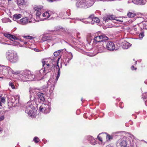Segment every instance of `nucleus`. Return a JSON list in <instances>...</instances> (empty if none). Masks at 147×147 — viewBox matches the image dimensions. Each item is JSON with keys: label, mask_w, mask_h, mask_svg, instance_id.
<instances>
[{"label": "nucleus", "mask_w": 147, "mask_h": 147, "mask_svg": "<svg viewBox=\"0 0 147 147\" xmlns=\"http://www.w3.org/2000/svg\"><path fill=\"white\" fill-rule=\"evenodd\" d=\"M60 58H58L56 61H55V58L53 59H43L42 60L43 68H44V72L45 74L50 72L54 69H56V71H57V74L55 80L53 82L52 80L50 79L48 82L47 84L48 86L52 84L49 90L50 93L52 92L55 87V85L56 84L60 74V68L58 65Z\"/></svg>", "instance_id": "obj_1"}, {"label": "nucleus", "mask_w": 147, "mask_h": 147, "mask_svg": "<svg viewBox=\"0 0 147 147\" xmlns=\"http://www.w3.org/2000/svg\"><path fill=\"white\" fill-rule=\"evenodd\" d=\"M36 104L34 101L32 100L28 102L26 104L25 112L28 115L32 117H35L36 114L37 110L35 108Z\"/></svg>", "instance_id": "obj_2"}, {"label": "nucleus", "mask_w": 147, "mask_h": 147, "mask_svg": "<svg viewBox=\"0 0 147 147\" xmlns=\"http://www.w3.org/2000/svg\"><path fill=\"white\" fill-rule=\"evenodd\" d=\"M5 55L7 59L11 63H15L18 60L17 53L13 50H8L6 53Z\"/></svg>", "instance_id": "obj_3"}, {"label": "nucleus", "mask_w": 147, "mask_h": 147, "mask_svg": "<svg viewBox=\"0 0 147 147\" xmlns=\"http://www.w3.org/2000/svg\"><path fill=\"white\" fill-rule=\"evenodd\" d=\"M33 74L29 70H24L19 76V80L23 82H27L29 80H32L34 78Z\"/></svg>", "instance_id": "obj_4"}, {"label": "nucleus", "mask_w": 147, "mask_h": 147, "mask_svg": "<svg viewBox=\"0 0 147 147\" xmlns=\"http://www.w3.org/2000/svg\"><path fill=\"white\" fill-rule=\"evenodd\" d=\"M108 38L104 34L100 36H98L95 37L93 39V42L96 44L99 43L100 44H106V42L105 41L108 40Z\"/></svg>", "instance_id": "obj_5"}, {"label": "nucleus", "mask_w": 147, "mask_h": 147, "mask_svg": "<svg viewBox=\"0 0 147 147\" xmlns=\"http://www.w3.org/2000/svg\"><path fill=\"white\" fill-rule=\"evenodd\" d=\"M51 109V104L50 103H42L39 107L40 111L45 114L49 113Z\"/></svg>", "instance_id": "obj_6"}, {"label": "nucleus", "mask_w": 147, "mask_h": 147, "mask_svg": "<svg viewBox=\"0 0 147 147\" xmlns=\"http://www.w3.org/2000/svg\"><path fill=\"white\" fill-rule=\"evenodd\" d=\"M35 22V20L33 18L32 15L30 14L29 15L28 18L26 17L20 19L18 23L22 25H26L28 23Z\"/></svg>", "instance_id": "obj_7"}, {"label": "nucleus", "mask_w": 147, "mask_h": 147, "mask_svg": "<svg viewBox=\"0 0 147 147\" xmlns=\"http://www.w3.org/2000/svg\"><path fill=\"white\" fill-rule=\"evenodd\" d=\"M2 73L5 76H8L10 75L11 74H14L16 73L11 68L8 66H5L2 65Z\"/></svg>", "instance_id": "obj_8"}, {"label": "nucleus", "mask_w": 147, "mask_h": 147, "mask_svg": "<svg viewBox=\"0 0 147 147\" xmlns=\"http://www.w3.org/2000/svg\"><path fill=\"white\" fill-rule=\"evenodd\" d=\"M45 74L44 72L43 69L39 71H36L35 75H33L32 77L34 78L32 80H40L42 78L43 75Z\"/></svg>", "instance_id": "obj_9"}, {"label": "nucleus", "mask_w": 147, "mask_h": 147, "mask_svg": "<svg viewBox=\"0 0 147 147\" xmlns=\"http://www.w3.org/2000/svg\"><path fill=\"white\" fill-rule=\"evenodd\" d=\"M33 8L36 11V20H35V22L42 20V16L41 15L42 8L38 6H35Z\"/></svg>", "instance_id": "obj_10"}, {"label": "nucleus", "mask_w": 147, "mask_h": 147, "mask_svg": "<svg viewBox=\"0 0 147 147\" xmlns=\"http://www.w3.org/2000/svg\"><path fill=\"white\" fill-rule=\"evenodd\" d=\"M106 45L107 49L110 51H113L116 50L115 45L114 42L112 41L109 42H107Z\"/></svg>", "instance_id": "obj_11"}, {"label": "nucleus", "mask_w": 147, "mask_h": 147, "mask_svg": "<svg viewBox=\"0 0 147 147\" xmlns=\"http://www.w3.org/2000/svg\"><path fill=\"white\" fill-rule=\"evenodd\" d=\"M57 38V37L55 35L50 36L44 35L42 36V41H44L48 40L53 41L55 40Z\"/></svg>", "instance_id": "obj_12"}, {"label": "nucleus", "mask_w": 147, "mask_h": 147, "mask_svg": "<svg viewBox=\"0 0 147 147\" xmlns=\"http://www.w3.org/2000/svg\"><path fill=\"white\" fill-rule=\"evenodd\" d=\"M35 92L36 94L40 99L41 102H44L45 101V98L44 97V94L41 92L40 89H36Z\"/></svg>", "instance_id": "obj_13"}, {"label": "nucleus", "mask_w": 147, "mask_h": 147, "mask_svg": "<svg viewBox=\"0 0 147 147\" xmlns=\"http://www.w3.org/2000/svg\"><path fill=\"white\" fill-rule=\"evenodd\" d=\"M76 6L78 8L86 9L84 0H79L76 3Z\"/></svg>", "instance_id": "obj_14"}, {"label": "nucleus", "mask_w": 147, "mask_h": 147, "mask_svg": "<svg viewBox=\"0 0 147 147\" xmlns=\"http://www.w3.org/2000/svg\"><path fill=\"white\" fill-rule=\"evenodd\" d=\"M27 2V0H17L16 3L20 7L24 6L26 4Z\"/></svg>", "instance_id": "obj_15"}, {"label": "nucleus", "mask_w": 147, "mask_h": 147, "mask_svg": "<svg viewBox=\"0 0 147 147\" xmlns=\"http://www.w3.org/2000/svg\"><path fill=\"white\" fill-rule=\"evenodd\" d=\"M86 9L92 6L94 3V0H84Z\"/></svg>", "instance_id": "obj_16"}, {"label": "nucleus", "mask_w": 147, "mask_h": 147, "mask_svg": "<svg viewBox=\"0 0 147 147\" xmlns=\"http://www.w3.org/2000/svg\"><path fill=\"white\" fill-rule=\"evenodd\" d=\"M117 144L118 145H119L121 147H126L127 146V142L123 139H119Z\"/></svg>", "instance_id": "obj_17"}, {"label": "nucleus", "mask_w": 147, "mask_h": 147, "mask_svg": "<svg viewBox=\"0 0 147 147\" xmlns=\"http://www.w3.org/2000/svg\"><path fill=\"white\" fill-rule=\"evenodd\" d=\"M20 96L18 95L16 96H11V97L10 101L12 103H16L18 102L19 101Z\"/></svg>", "instance_id": "obj_18"}, {"label": "nucleus", "mask_w": 147, "mask_h": 147, "mask_svg": "<svg viewBox=\"0 0 147 147\" xmlns=\"http://www.w3.org/2000/svg\"><path fill=\"white\" fill-rule=\"evenodd\" d=\"M4 35L6 37L8 38L13 41L17 39V38L13 35H11L7 33H5L4 34Z\"/></svg>", "instance_id": "obj_19"}, {"label": "nucleus", "mask_w": 147, "mask_h": 147, "mask_svg": "<svg viewBox=\"0 0 147 147\" xmlns=\"http://www.w3.org/2000/svg\"><path fill=\"white\" fill-rule=\"evenodd\" d=\"M102 44H100V45H97V50L98 51L99 53H102L105 51L106 49L104 47V46L105 44H104L103 43Z\"/></svg>", "instance_id": "obj_20"}, {"label": "nucleus", "mask_w": 147, "mask_h": 147, "mask_svg": "<svg viewBox=\"0 0 147 147\" xmlns=\"http://www.w3.org/2000/svg\"><path fill=\"white\" fill-rule=\"evenodd\" d=\"M133 3L135 4L144 5L146 3V0H132Z\"/></svg>", "instance_id": "obj_21"}, {"label": "nucleus", "mask_w": 147, "mask_h": 147, "mask_svg": "<svg viewBox=\"0 0 147 147\" xmlns=\"http://www.w3.org/2000/svg\"><path fill=\"white\" fill-rule=\"evenodd\" d=\"M87 139L92 145H94L96 143L95 139L92 136H88Z\"/></svg>", "instance_id": "obj_22"}, {"label": "nucleus", "mask_w": 147, "mask_h": 147, "mask_svg": "<svg viewBox=\"0 0 147 147\" xmlns=\"http://www.w3.org/2000/svg\"><path fill=\"white\" fill-rule=\"evenodd\" d=\"M139 25L140 26L141 29L147 30V21H142L139 24Z\"/></svg>", "instance_id": "obj_23"}, {"label": "nucleus", "mask_w": 147, "mask_h": 147, "mask_svg": "<svg viewBox=\"0 0 147 147\" xmlns=\"http://www.w3.org/2000/svg\"><path fill=\"white\" fill-rule=\"evenodd\" d=\"M51 15L48 11H47L43 13L42 17L44 18L45 17V18H42V20H46L47 18H48Z\"/></svg>", "instance_id": "obj_24"}, {"label": "nucleus", "mask_w": 147, "mask_h": 147, "mask_svg": "<svg viewBox=\"0 0 147 147\" xmlns=\"http://www.w3.org/2000/svg\"><path fill=\"white\" fill-rule=\"evenodd\" d=\"M131 46V44L127 42H125L123 43L122 48L124 49H127Z\"/></svg>", "instance_id": "obj_25"}, {"label": "nucleus", "mask_w": 147, "mask_h": 147, "mask_svg": "<svg viewBox=\"0 0 147 147\" xmlns=\"http://www.w3.org/2000/svg\"><path fill=\"white\" fill-rule=\"evenodd\" d=\"M22 15L20 14H16L13 16V19L16 21V20L22 17Z\"/></svg>", "instance_id": "obj_26"}, {"label": "nucleus", "mask_w": 147, "mask_h": 147, "mask_svg": "<svg viewBox=\"0 0 147 147\" xmlns=\"http://www.w3.org/2000/svg\"><path fill=\"white\" fill-rule=\"evenodd\" d=\"M100 21L99 19L97 17H94L93 18H92V21L91 22V24H94L93 22H96V23H98Z\"/></svg>", "instance_id": "obj_27"}, {"label": "nucleus", "mask_w": 147, "mask_h": 147, "mask_svg": "<svg viewBox=\"0 0 147 147\" xmlns=\"http://www.w3.org/2000/svg\"><path fill=\"white\" fill-rule=\"evenodd\" d=\"M127 15L129 18H132L134 17L135 16L136 14L132 12H129L127 14Z\"/></svg>", "instance_id": "obj_28"}, {"label": "nucleus", "mask_w": 147, "mask_h": 147, "mask_svg": "<svg viewBox=\"0 0 147 147\" xmlns=\"http://www.w3.org/2000/svg\"><path fill=\"white\" fill-rule=\"evenodd\" d=\"M137 26H134L133 28H132L131 29V31H134V34H136L138 32V31H137Z\"/></svg>", "instance_id": "obj_29"}, {"label": "nucleus", "mask_w": 147, "mask_h": 147, "mask_svg": "<svg viewBox=\"0 0 147 147\" xmlns=\"http://www.w3.org/2000/svg\"><path fill=\"white\" fill-rule=\"evenodd\" d=\"M9 19L7 18H5L2 19V21L3 22L6 23L8 22L9 21Z\"/></svg>", "instance_id": "obj_30"}, {"label": "nucleus", "mask_w": 147, "mask_h": 147, "mask_svg": "<svg viewBox=\"0 0 147 147\" xmlns=\"http://www.w3.org/2000/svg\"><path fill=\"white\" fill-rule=\"evenodd\" d=\"M33 141L36 143H38L39 141V139L37 137H35L33 139Z\"/></svg>", "instance_id": "obj_31"}, {"label": "nucleus", "mask_w": 147, "mask_h": 147, "mask_svg": "<svg viewBox=\"0 0 147 147\" xmlns=\"http://www.w3.org/2000/svg\"><path fill=\"white\" fill-rule=\"evenodd\" d=\"M47 88H48V87H47V86H42V90H43V91H44L45 92H47L48 90V89Z\"/></svg>", "instance_id": "obj_32"}, {"label": "nucleus", "mask_w": 147, "mask_h": 147, "mask_svg": "<svg viewBox=\"0 0 147 147\" xmlns=\"http://www.w3.org/2000/svg\"><path fill=\"white\" fill-rule=\"evenodd\" d=\"M72 58L73 55L72 53H69L68 57V59H69L71 60L72 59Z\"/></svg>", "instance_id": "obj_33"}, {"label": "nucleus", "mask_w": 147, "mask_h": 147, "mask_svg": "<svg viewBox=\"0 0 147 147\" xmlns=\"http://www.w3.org/2000/svg\"><path fill=\"white\" fill-rule=\"evenodd\" d=\"M144 33L142 32L139 35V37L140 39H142L144 36Z\"/></svg>", "instance_id": "obj_34"}, {"label": "nucleus", "mask_w": 147, "mask_h": 147, "mask_svg": "<svg viewBox=\"0 0 147 147\" xmlns=\"http://www.w3.org/2000/svg\"><path fill=\"white\" fill-rule=\"evenodd\" d=\"M104 20L105 22H108L109 21H111L110 19L109 16H108L105 18H104Z\"/></svg>", "instance_id": "obj_35"}, {"label": "nucleus", "mask_w": 147, "mask_h": 147, "mask_svg": "<svg viewBox=\"0 0 147 147\" xmlns=\"http://www.w3.org/2000/svg\"><path fill=\"white\" fill-rule=\"evenodd\" d=\"M94 18V14H92L90 15L88 18L87 20H88L89 19H90L92 20V18Z\"/></svg>", "instance_id": "obj_36"}, {"label": "nucleus", "mask_w": 147, "mask_h": 147, "mask_svg": "<svg viewBox=\"0 0 147 147\" xmlns=\"http://www.w3.org/2000/svg\"><path fill=\"white\" fill-rule=\"evenodd\" d=\"M58 51H56L54 52V55L55 56L57 57L59 55Z\"/></svg>", "instance_id": "obj_37"}, {"label": "nucleus", "mask_w": 147, "mask_h": 147, "mask_svg": "<svg viewBox=\"0 0 147 147\" xmlns=\"http://www.w3.org/2000/svg\"><path fill=\"white\" fill-rule=\"evenodd\" d=\"M109 17L111 21V20H113L115 19V18L114 17L113 15H111L110 16H109Z\"/></svg>", "instance_id": "obj_38"}, {"label": "nucleus", "mask_w": 147, "mask_h": 147, "mask_svg": "<svg viewBox=\"0 0 147 147\" xmlns=\"http://www.w3.org/2000/svg\"><path fill=\"white\" fill-rule=\"evenodd\" d=\"M5 99L4 97H2L1 98V102L4 103L5 102Z\"/></svg>", "instance_id": "obj_39"}, {"label": "nucleus", "mask_w": 147, "mask_h": 147, "mask_svg": "<svg viewBox=\"0 0 147 147\" xmlns=\"http://www.w3.org/2000/svg\"><path fill=\"white\" fill-rule=\"evenodd\" d=\"M82 21L85 24H87L88 23H90V22H88L86 20H85L84 19L82 20Z\"/></svg>", "instance_id": "obj_40"}, {"label": "nucleus", "mask_w": 147, "mask_h": 147, "mask_svg": "<svg viewBox=\"0 0 147 147\" xmlns=\"http://www.w3.org/2000/svg\"><path fill=\"white\" fill-rule=\"evenodd\" d=\"M57 51H58L59 53V54L60 53L62 52L63 51H66V49H61L59 50H58Z\"/></svg>", "instance_id": "obj_41"}, {"label": "nucleus", "mask_w": 147, "mask_h": 147, "mask_svg": "<svg viewBox=\"0 0 147 147\" xmlns=\"http://www.w3.org/2000/svg\"><path fill=\"white\" fill-rule=\"evenodd\" d=\"M57 51H58L59 53V54L60 53L62 52L63 51H66V49H61L59 50H58Z\"/></svg>", "instance_id": "obj_42"}, {"label": "nucleus", "mask_w": 147, "mask_h": 147, "mask_svg": "<svg viewBox=\"0 0 147 147\" xmlns=\"http://www.w3.org/2000/svg\"><path fill=\"white\" fill-rule=\"evenodd\" d=\"M99 135L97 136V138L98 139V140H99L100 141L102 142V138L99 136Z\"/></svg>", "instance_id": "obj_43"}, {"label": "nucleus", "mask_w": 147, "mask_h": 147, "mask_svg": "<svg viewBox=\"0 0 147 147\" xmlns=\"http://www.w3.org/2000/svg\"><path fill=\"white\" fill-rule=\"evenodd\" d=\"M61 29H62V28L60 27H57L56 28L55 30L57 31Z\"/></svg>", "instance_id": "obj_44"}, {"label": "nucleus", "mask_w": 147, "mask_h": 147, "mask_svg": "<svg viewBox=\"0 0 147 147\" xmlns=\"http://www.w3.org/2000/svg\"><path fill=\"white\" fill-rule=\"evenodd\" d=\"M32 37H33L32 36H27L26 37V38L27 39H32Z\"/></svg>", "instance_id": "obj_45"}, {"label": "nucleus", "mask_w": 147, "mask_h": 147, "mask_svg": "<svg viewBox=\"0 0 147 147\" xmlns=\"http://www.w3.org/2000/svg\"><path fill=\"white\" fill-rule=\"evenodd\" d=\"M4 119V116L2 115L0 117V121H1L3 120Z\"/></svg>", "instance_id": "obj_46"}, {"label": "nucleus", "mask_w": 147, "mask_h": 147, "mask_svg": "<svg viewBox=\"0 0 147 147\" xmlns=\"http://www.w3.org/2000/svg\"><path fill=\"white\" fill-rule=\"evenodd\" d=\"M14 84V82H10L9 83V86H11L12 85H13Z\"/></svg>", "instance_id": "obj_47"}, {"label": "nucleus", "mask_w": 147, "mask_h": 147, "mask_svg": "<svg viewBox=\"0 0 147 147\" xmlns=\"http://www.w3.org/2000/svg\"><path fill=\"white\" fill-rule=\"evenodd\" d=\"M116 19H115V20H116L117 21H119L121 22H123V20H121L119 19H117V18H116Z\"/></svg>", "instance_id": "obj_48"}, {"label": "nucleus", "mask_w": 147, "mask_h": 147, "mask_svg": "<svg viewBox=\"0 0 147 147\" xmlns=\"http://www.w3.org/2000/svg\"><path fill=\"white\" fill-rule=\"evenodd\" d=\"M122 102H120L119 104L120 107L121 109L123 108V106L122 105Z\"/></svg>", "instance_id": "obj_49"}, {"label": "nucleus", "mask_w": 147, "mask_h": 147, "mask_svg": "<svg viewBox=\"0 0 147 147\" xmlns=\"http://www.w3.org/2000/svg\"><path fill=\"white\" fill-rule=\"evenodd\" d=\"M2 65H0V73L1 74L2 72V71H1L2 69H1V68H2Z\"/></svg>", "instance_id": "obj_50"}, {"label": "nucleus", "mask_w": 147, "mask_h": 147, "mask_svg": "<svg viewBox=\"0 0 147 147\" xmlns=\"http://www.w3.org/2000/svg\"><path fill=\"white\" fill-rule=\"evenodd\" d=\"M11 87V88L13 89H15V86L14 85V84L13 85H12Z\"/></svg>", "instance_id": "obj_51"}, {"label": "nucleus", "mask_w": 147, "mask_h": 147, "mask_svg": "<svg viewBox=\"0 0 147 147\" xmlns=\"http://www.w3.org/2000/svg\"><path fill=\"white\" fill-rule=\"evenodd\" d=\"M107 138H108L109 140L111 138V137L109 135H107Z\"/></svg>", "instance_id": "obj_52"}, {"label": "nucleus", "mask_w": 147, "mask_h": 147, "mask_svg": "<svg viewBox=\"0 0 147 147\" xmlns=\"http://www.w3.org/2000/svg\"><path fill=\"white\" fill-rule=\"evenodd\" d=\"M131 146H133V147H134L135 146H137L136 145V144H134V143H133V144H132L131 143Z\"/></svg>", "instance_id": "obj_53"}, {"label": "nucleus", "mask_w": 147, "mask_h": 147, "mask_svg": "<svg viewBox=\"0 0 147 147\" xmlns=\"http://www.w3.org/2000/svg\"><path fill=\"white\" fill-rule=\"evenodd\" d=\"M3 131V129L0 127V134H1Z\"/></svg>", "instance_id": "obj_54"}, {"label": "nucleus", "mask_w": 147, "mask_h": 147, "mask_svg": "<svg viewBox=\"0 0 147 147\" xmlns=\"http://www.w3.org/2000/svg\"><path fill=\"white\" fill-rule=\"evenodd\" d=\"M22 44H26L27 43V42L25 41H21Z\"/></svg>", "instance_id": "obj_55"}, {"label": "nucleus", "mask_w": 147, "mask_h": 147, "mask_svg": "<svg viewBox=\"0 0 147 147\" xmlns=\"http://www.w3.org/2000/svg\"><path fill=\"white\" fill-rule=\"evenodd\" d=\"M70 60H71L69 59H68L66 61V63H69Z\"/></svg>", "instance_id": "obj_56"}, {"label": "nucleus", "mask_w": 147, "mask_h": 147, "mask_svg": "<svg viewBox=\"0 0 147 147\" xmlns=\"http://www.w3.org/2000/svg\"><path fill=\"white\" fill-rule=\"evenodd\" d=\"M134 66H132L131 67V69L132 70H134Z\"/></svg>", "instance_id": "obj_57"}, {"label": "nucleus", "mask_w": 147, "mask_h": 147, "mask_svg": "<svg viewBox=\"0 0 147 147\" xmlns=\"http://www.w3.org/2000/svg\"><path fill=\"white\" fill-rule=\"evenodd\" d=\"M49 2H53V0H47Z\"/></svg>", "instance_id": "obj_58"}, {"label": "nucleus", "mask_w": 147, "mask_h": 147, "mask_svg": "<svg viewBox=\"0 0 147 147\" xmlns=\"http://www.w3.org/2000/svg\"><path fill=\"white\" fill-rule=\"evenodd\" d=\"M29 92L30 93V94H31V88H30V90H29Z\"/></svg>", "instance_id": "obj_59"}, {"label": "nucleus", "mask_w": 147, "mask_h": 147, "mask_svg": "<svg viewBox=\"0 0 147 147\" xmlns=\"http://www.w3.org/2000/svg\"><path fill=\"white\" fill-rule=\"evenodd\" d=\"M144 83L146 84H147V79L144 82Z\"/></svg>", "instance_id": "obj_60"}, {"label": "nucleus", "mask_w": 147, "mask_h": 147, "mask_svg": "<svg viewBox=\"0 0 147 147\" xmlns=\"http://www.w3.org/2000/svg\"><path fill=\"white\" fill-rule=\"evenodd\" d=\"M106 147H113L112 146H111L110 145H108V146H107Z\"/></svg>", "instance_id": "obj_61"}, {"label": "nucleus", "mask_w": 147, "mask_h": 147, "mask_svg": "<svg viewBox=\"0 0 147 147\" xmlns=\"http://www.w3.org/2000/svg\"><path fill=\"white\" fill-rule=\"evenodd\" d=\"M34 50L36 51H38V50L36 49H34Z\"/></svg>", "instance_id": "obj_62"}, {"label": "nucleus", "mask_w": 147, "mask_h": 147, "mask_svg": "<svg viewBox=\"0 0 147 147\" xmlns=\"http://www.w3.org/2000/svg\"><path fill=\"white\" fill-rule=\"evenodd\" d=\"M3 44L4 45H7V44L6 43H5V42H4V43H3Z\"/></svg>", "instance_id": "obj_63"}, {"label": "nucleus", "mask_w": 147, "mask_h": 147, "mask_svg": "<svg viewBox=\"0 0 147 147\" xmlns=\"http://www.w3.org/2000/svg\"><path fill=\"white\" fill-rule=\"evenodd\" d=\"M140 20H143V18H140Z\"/></svg>", "instance_id": "obj_64"}]
</instances>
